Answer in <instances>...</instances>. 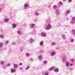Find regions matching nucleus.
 I'll return each mask as SVG.
<instances>
[{"mask_svg":"<svg viewBox=\"0 0 75 75\" xmlns=\"http://www.w3.org/2000/svg\"><path fill=\"white\" fill-rule=\"evenodd\" d=\"M51 24H49L46 27V30H50V29H51Z\"/></svg>","mask_w":75,"mask_h":75,"instance_id":"obj_1","label":"nucleus"},{"mask_svg":"<svg viewBox=\"0 0 75 75\" xmlns=\"http://www.w3.org/2000/svg\"><path fill=\"white\" fill-rule=\"evenodd\" d=\"M28 7V3H25L24 5V8L25 9H27V8Z\"/></svg>","mask_w":75,"mask_h":75,"instance_id":"obj_2","label":"nucleus"},{"mask_svg":"<svg viewBox=\"0 0 75 75\" xmlns=\"http://www.w3.org/2000/svg\"><path fill=\"white\" fill-rule=\"evenodd\" d=\"M30 27L31 28H34L35 27V24L34 23L31 24H30Z\"/></svg>","mask_w":75,"mask_h":75,"instance_id":"obj_3","label":"nucleus"},{"mask_svg":"<svg viewBox=\"0 0 75 75\" xmlns=\"http://www.w3.org/2000/svg\"><path fill=\"white\" fill-rule=\"evenodd\" d=\"M34 41V39H33L32 38H30L29 39V42L31 44H32L33 43V42Z\"/></svg>","mask_w":75,"mask_h":75,"instance_id":"obj_4","label":"nucleus"},{"mask_svg":"<svg viewBox=\"0 0 75 75\" xmlns=\"http://www.w3.org/2000/svg\"><path fill=\"white\" fill-rule=\"evenodd\" d=\"M56 14L57 15H59V11L58 10H56L55 11Z\"/></svg>","mask_w":75,"mask_h":75,"instance_id":"obj_5","label":"nucleus"},{"mask_svg":"<svg viewBox=\"0 0 75 75\" xmlns=\"http://www.w3.org/2000/svg\"><path fill=\"white\" fill-rule=\"evenodd\" d=\"M55 55V53L54 52H52L51 53V56H54Z\"/></svg>","mask_w":75,"mask_h":75,"instance_id":"obj_6","label":"nucleus"},{"mask_svg":"<svg viewBox=\"0 0 75 75\" xmlns=\"http://www.w3.org/2000/svg\"><path fill=\"white\" fill-rule=\"evenodd\" d=\"M16 72V69H12L11 70V73H14Z\"/></svg>","mask_w":75,"mask_h":75,"instance_id":"obj_7","label":"nucleus"},{"mask_svg":"<svg viewBox=\"0 0 75 75\" xmlns=\"http://www.w3.org/2000/svg\"><path fill=\"white\" fill-rule=\"evenodd\" d=\"M12 25L13 28H16L17 27V25L16 24H12Z\"/></svg>","mask_w":75,"mask_h":75,"instance_id":"obj_8","label":"nucleus"},{"mask_svg":"<svg viewBox=\"0 0 75 75\" xmlns=\"http://www.w3.org/2000/svg\"><path fill=\"white\" fill-rule=\"evenodd\" d=\"M62 61L63 62H66L67 61V58L64 57L62 59Z\"/></svg>","mask_w":75,"mask_h":75,"instance_id":"obj_9","label":"nucleus"},{"mask_svg":"<svg viewBox=\"0 0 75 75\" xmlns=\"http://www.w3.org/2000/svg\"><path fill=\"white\" fill-rule=\"evenodd\" d=\"M54 71L56 73H57L59 72V69H54Z\"/></svg>","mask_w":75,"mask_h":75,"instance_id":"obj_10","label":"nucleus"},{"mask_svg":"<svg viewBox=\"0 0 75 75\" xmlns=\"http://www.w3.org/2000/svg\"><path fill=\"white\" fill-rule=\"evenodd\" d=\"M9 21V20L8 18H6L4 20V21L5 22V23H8Z\"/></svg>","mask_w":75,"mask_h":75,"instance_id":"obj_11","label":"nucleus"},{"mask_svg":"<svg viewBox=\"0 0 75 75\" xmlns=\"http://www.w3.org/2000/svg\"><path fill=\"white\" fill-rule=\"evenodd\" d=\"M51 44L52 46H54V45H56V43H55V42H53L51 43Z\"/></svg>","mask_w":75,"mask_h":75,"instance_id":"obj_12","label":"nucleus"},{"mask_svg":"<svg viewBox=\"0 0 75 75\" xmlns=\"http://www.w3.org/2000/svg\"><path fill=\"white\" fill-rule=\"evenodd\" d=\"M4 45V43L3 42H1L0 43V47L2 48L3 47V46Z\"/></svg>","mask_w":75,"mask_h":75,"instance_id":"obj_13","label":"nucleus"},{"mask_svg":"<svg viewBox=\"0 0 75 75\" xmlns=\"http://www.w3.org/2000/svg\"><path fill=\"white\" fill-rule=\"evenodd\" d=\"M41 35L42 37H45V36H46V35L45 34V33H42Z\"/></svg>","mask_w":75,"mask_h":75,"instance_id":"obj_14","label":"nucleus"},{"mask_svg":"<svg viewBox=\"0 0 75 75\" xmlns=\"http://www.w3.org/2000/svg\"><path fill=\"white\" fill-rule=\"evenodd\" d=\"M53 69L54 68L53 67H51L49 69V71H51L53 70Z\"/></svg>","mask_w":75,"mask_h":75,"instance_id":"obj_15","label":"nucleus"},{"mask_svg":"<svg viewBox=\"0 0 75 75\" xmlns=\"http://www.w3.org/2000/svg\"><path fill=\"white\" fill-rule=\"evenodd\" d=\"M18 67V65L16 64H15L13 65V67L14 68H17Z\"/></svg>","mask_w":75,"mask_h":75,"instance_id":"obj_16","label":"nucleus"},{"mask_svg":"<svg viewBox=\"0 0 75 75\" xmlns=\"http://www.w3.org/2000/svg\"><path fill=\"white\" fill-rule=\"evenodd\" d=\"M12 45H17V43H16V42H13L11 43Z\"/></svg>","mask_w":75,"mask_h":75,"instance_id":"obj_17","label":"nucleus"},{"mask_svg":"<svg viewBox=\"0 0 75 75\" xmlns=\"http://www.w3.org/2000/svg\"><path fill=\"white\" fill-rule=\"evenodd\" d=\"M44 43V42L43 41H42L40 42V46H42L43 45V44Z\"/></svg>","mask_w":75,"mask_h":75,"instance_id":"obj_18","label":"nucleus"},{"mask_svg":"<svg viewBox=\"0 0 75 75\" xmlns=\"http://www.w3.org/2000/svg\"><path fill=\"white\" fill-rule=\"evenodd\" d=\"M57 8V6L56 5H53V9H56Z\"/></svg>","mask_w":75,"mask_h":75,"instance_id":"obj_19","label":"nucleus"},{"mask_svg":"<svg viewBox=\"0 0 75 75\" xmlns=\"http://www.w3.org/2000/svg\"><path fill=\"white\" fill-rule=\"evenodd\" d=\"M66 66L67 67H68L69 66V63L68 62H67L66 63Z\"/></svg>","mask_w":75,"mask_h":75,"instance_id":"obj_20","label":"nucleus"},{"mask_svg":"<svg viewBox=\"0 0 75 75\" xmlns=\"http://www.w3.org/2000/svg\"><path fill=\"white\" fill-rule=\"evenodd\" d=\"M70 12H71V11L70 10H67V11L66 14L67 15H68V14H69L70 13Z\"/></svg>","mask_w":75,"mask_h":75,"instance_id":"obj_21","label":"nucleus"},{"mask_svg":"<svg viewBox=\"0 0 75 75\" xmlns=\"http://www.w3.org/2000/svg\"><path fill=\"white\" fill-rule=\"evenodd\" d=\"M62 37L63 39H65V34H63L62 36Z\"/></svg>","mask_w":75,"mask_h":75,"instance_id":"obj_22","label":"nucleus"},{"mask_svg":"<svg viewBox=\"0 0 75 75\" xmlns=\"http://www.w3.org/2000/svg\"><path fill=\"white\" fill-rule=\"evenodd\" d=\"M0 38L2 39L4 38V36L2 35L1 34H0Z\"/></svg>","mask_w":75,"mask_h":75,"instance_id":"obj_23","label":"nucleus"},{"mask_svg":"<svg viewBox=\"0 0 75 75\" xmlns=\"http://www.w3.org/2000/svg\"><path fill=\"white\" fill-rule=\"evenodd\" d=\"M29 68H30V66H27L25 69V70H28V69H29Z\"/></svg>","mask_w":75,"mask_h":75,"instance_id":"obj_24","label":"nucleus"},{"mask_svg":"<svg viewBox=\"0 0 75 75\" xmlns=\"http://www.w3.org/2000/svg\"><path fill=\"white\" fill-rule=\"evenodd\" d=\"M8 42H9L8 41H7L5 42V45H7V44H8Z\"/></svg>","mask_w":75,"mask_h":75,"instance_id":"obj_25","label":"nucleus"},{"mask_svg":"<svg viewBox=\"0 0 75 75\" xmlns=\"http://www.w3.org/2000/svg\"><path fill=\"white\" fill-rule=\"evenodd\" d=\"M0 63H1V65H3V64H4V62L3 61H1L0 62Z\"/></svg>","mask_w":75,"mask_h":75,"instance_id":"obj_26","label":"nucleus"},{"mask_svg":"<svg viewBox=\"0 0 75 75\" xmlns=\"http://www.w3.org/2000/svg\"><path fill=\"white\" fill-rule=\"evenodd\" d=\"M38 58L39 59H41V58H42V56L41 55L39 56L38 57Z\"/></svg>","mask_w":75,"mask_h":75,"instance_id":"obj_27","label":"nucleus"},{"mask_svg":"<svg viewBox=\"0 0 75 75\" xmlns=\"http://www.w3.org/2000/svg\"><path fill=\"white\" fill-rule=\"evenodd\" d=\"M17 33L18 34H21V31L20 30H18Z\"/></svg>","mask_w":75,"mask_h":75,"instance_id":"obj_28","label":"nucleus"},{"mask_svg":"<svg viewBox=\"0 0 75 75\" xmlns=\"http://www.w3.org/2000/svg\"><path fill=\"white\" fill-rule=\"evenodd\" d=\"M26 57H29L30 56V54L28 53H26Z\"/></svg>","mask_w":75,"mask_h":75,"instance_id":"obj_29","label":"nucleus"},{"mask_svg":"<svg viewBox=\"0 0 75 75\" xmlns=\"http://www.w3.org/2000/svg\"><path fill=\"white\" fill-rule=\"evenodd\" d=\"M72 20L73 21H74L75 20V16H74L72 18Z\"/></svg>","mask_w":75,"mask_h":75,"instance_id":"obj_30","label":"nucleus"},{"mask_svg":"<svg viewBox=\"0 0 75 75\" xmlns=\"http://www.w3.org/2000/svg\"><path fill=\"white\" fill-rule=\"evenodd\" d=\"M71 61L72 62H74L75 61V60H74V59H71Z\"/></svg>","mask_w":75,"mask_h":75,"instance_id":"obj_31","label":"nucleus"},{"mask_svg":"<svg viewBox=\"0 0 75 75\" xmlns=\"http://www.w3.org/2000/svg\"><path fill=\"white\" fill-rule=\"evenodd\" d=\"M72 33H73V34H75V30H72Z\"/></svg>","mask_w":75,"mask_h":75,"instance_id":"obj_32","label":"nucleus"},{"mask_svg":"<svg viewBox=\"0 0 75 75\" xmlns=\"http://www.w3.org/2000/svg\"><path fill=\"white\" fill-rule=\"evenodd\" d=\"M71 41L72 42H74V39H71Z\"/></svg>","mask_w":75,"mask_h":75,"instance_id":"obj_33","label":"nucleus"},{"mask_svg":"<svg viewBox=\"0 0 75 75\" xmlns=\"http://www.w3.org/2000/svg\"><path fill=\"white\" fill-rule=\"evenodd\" d=\"M47 61H45L43 62V63L44 64H47Z\"/></svg>","mask_w":75,"mask_h":75,"instance_id":"obj_34","label":"nucleus"},{"mask_svg":"<svg viewBox=\"0 0 75 75\" xmlns=\"http://www.w3.org/2000/svg\"><path fill=\"white\" fill-rule=\"evenodd\" d=\"M59 4L60 5H61L62 4H63L62 2H59Z\"/></svg>","mask_w":75,"mask_h":75,"instance_id":"obj_35","label":"nucleus"},{"mask_svg":"<svg viewBox=\"0 0 75 75\" xmlns=\"http://www.w3.org/2000/svg\"><path fill=\"white\" fill-rule=\"evenodd\" d=\"M18 43L19 44H21V43H22V42H21V41H19V42H18Z\"/></svg>","mask_w":75,"mask_h":75,"instance_id":"obj_36","label":"nucleus"},{"mask_svg":"<svg viewBox=\"0 0 75 75\" xmlns=\"http://www.w3.org/2000/svg\"><path fill=\"white\" fill-rule=\"evenodd\" d=\"M35 15H36V16H38V12H35Z\"/></svg>","mask_w":75,"mask_h":75,"instance_id":"obj_37","label":"nucleus"},{"mask_svg":"<svg viewBox=\"0 0 75 75\" xmlns=\"http://www.w3.org/2000/svg\"><path fill=\"white\" fill-rule=\"evenodd\" d=\"M10 64L8 63L7 64V66H8V67H10Z\"/></svg>","mask_w":75,"mask_h":75,"instance_id":"obj_38","label":"nucleus"},{"mask_svg":"<svg viewBox=\"0 0 75 75\" xmlns=\"http://www.w3.org/2000/svg\"><path fill=\"white\" fill-rule=\"evenodd\" d=\"M23 48L21 49L20 50V52H23Z\"/></svg>","mask_w":75,"mask_h":75,"instance_id":"obj_39","label":"nucleus"},{"mask_svg":"<svg viewBox=\"0 0 75 75\" xmlns=\"http://www.w3.org/2000/svg\"><path fill=\"white\" fill-rule=\"evenodd\" d=\"M44 51L43 50H42L41 51V52L42 53H44Z\"/></svg>","mask_w":75,"mask_h":75,"instance_id":"obj_40","label":"nucleus"},{"mask_svg":"<svg viewBox=\"0 0 75 75\" xmlns=\"http://www.w3.org/2000/svg\"><path fill=\"white\" fill-rule=\"evenodd\" d=\"M72 1V0H69L68 2L69 3H71Z\"/></svg>","mask_w":75,"mask_h":75,"instance_id":"obj_41","label":"nucleus"},{"mask_svg":"<svg viewBox=\"0 0 75 75\" xmlns=\"http://www.w3.org/2000/svg\"><path fill=\"white\" fill-rule=\"evenodd\" d=\"M45 75H48V73L46 72L45 73Z\"/></svg>","mask_w":75,"mask_h":75,"instance_id":"obj_42","label":"nucleus"},{"mask_svg":"<svg viewBox=\"0 0 75 75\" xmlns=\"http://www.w3.org/2000/svg\"><path fill=\"white\" fill-rule=\"evenodd\" d=\"M73 65H74V64H73L71 63L70 64V66H73Z\"/></svg>","mask_w":75,"mask_h":75,"instance_id":"obj_43","label":"nucleus"},{"mask_svg":"<svg viewBox=\"0 0 75 75\" xmlns=\"http://www.w3.org/2000/svg\"><path fill=\"white\" fill-rule=\"evenodd\" d=\"M3 69H6V66H5L4 67H3Z\"/></svg>","mask_w":75,"mask_h":75,"instance_id":"obj_44","label":"nucleus"},{"mask_svg":"<svg viewBox=\"0 0 75 75\" xmlns=\"http://www.w3.org/2000/svg\"><path fill=\"white\" fill-rule=\"evenodd\" d=\"M19 69L20 70H22L23 69V68L22 67H20L19 68Z\"/></svg>","mask_w":75,"mask_h":75,"instance_id":"obj_45","label":"nucleus"},{"mask_svg":"<svg viewBox=\"0 0 75 75\" xmlns=\"http://www.w3.org/2000/svg\"><path fill=\"white\" fill-rule=\"evenodd\" d=\"M19 65H20V66H21L22 65V63H20L19 64Z\"/></svg>","mask_w":75,"mask_h":75,"instance_id":"obj_46","label":"nucleus"},{"mask_svg":"<svg viewBox=\"0 0 75 75\" xmlns=\"http://www.w3.org/2000/svg\"><path fill=\"white\" fill-rule=\"evenodd\" d=\"M73 68H70V71H71V70H73Z\"/></svg>","mask_w":75,"mask_h":75,"instance_id":"obj_47","label":"nucleus"},{"mask_svg":"<svg viewBox=\"0 0 75 75\" xmlns=\"http://www.w3.org/2000/svg\"><path fill=\"white\" fill-rule=\"evenodd\" d=\"M2 9V8H1V7H0V11H1Z\"/></svg>","mask_w":75,"mask_h":75,"instance_id":"obj_48","label":"nucleus"},{"mask_svg":"<svg viewBox=\"0 0 75 75\" xmlns=\"http://www.w3.org/2000/svg\"><path fill=\"white\" fill-rule=\"evenodd\" d=\"M62 1H67V0H62Z\"/></svg>","mask_w":75,"mask_h":75,"instance_id":"obj_49","label":"nucleus"},{"mask_svg":"<svg viewBox=\"0 0 75 75\" xmlns=\"http://www.w3.org/2000/svg\"><path fill=\"white\" fill-rule=\"evenodd\" d=\"M66 20H68V18H67Z\"/></svg>","mask_w":75,"mask_h":75,"instance_id":"obj_50","label":"nucleus"},{"mask_svg":"<svg viewBox=\"0 0 75 75\" xmlns=\"http://www.w3.org/2000/svg\"><path fill=\"white\" fill-rule=\"evenodd\" d=\"M74 23H75V20L74 21Z\"/></svg>","mask_w":75,"mask_h":75,"instance_id":"obj_51","label":"nucleus"},{"mask_svg":"<svg viewBox=\"0 0 75 75\" xmlns=\"http://www.w3.org/2000/svg\"><path fill=\"white\" fill-rule=\"evenodd\" d=\"M71 24H74V23H71Z\"/></svg>","mask_w":75,"mask_h":75,"instance_id":"obj_52","label":"nucleus"}]
</instances>
